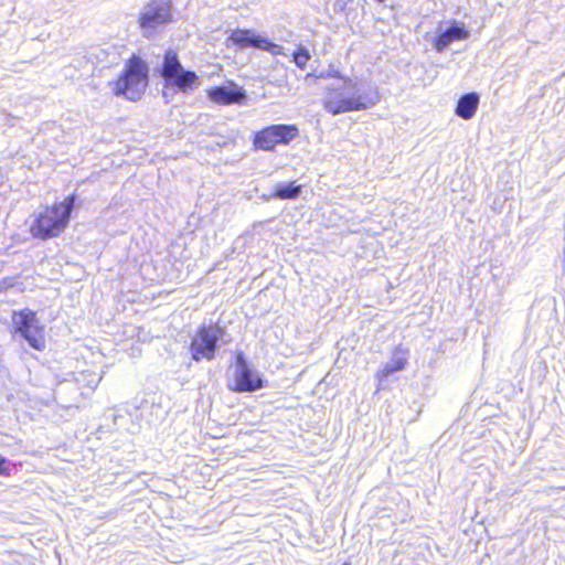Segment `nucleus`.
Here are the masks:
<instances>
[{"mask_svg":"<svg viewBox=\"0 0 565 565\" xmlns=\"http://www.w3.org/2000/svg\"><path fill=\"white\" fill-rule=\"evenodd\" d=\"M75 201L76 194L72 193L63 201L44 205L29 224L31 237L39 241L60 237L70 225Z\"/></svg>","mask_w":565,"mask_h":565,"instance_id":"f257e3e1","label":"nucleus"},{"mask_svg":"<svg viewBox=\"0 0 565 565\" xmlns=\"http://www.w3.org/2000/svg\"><path fill=\"white\" fill-rule=\"evenodd\" d=\"M149 85L147 62L139 55H130L117 78L111 83L115 96H124L128 100L141 99Z\"/></svg>","mask_w":565,"mask_h":565,"instance_id":"f03ea898","label":"nucleus"},{"mask_svg":"<svg viewBox=\"0 0 565 565\" xmlns=\"http://www.w3.org/2000/svg\"><path fill=\"white\" fill-rule=\"evenodd\" d=\"M354 90L355 84L349 78L339 86L328 87L323 100L324 109L332 115H338L363 110L377 102L376 93L356 94Z\"/></svg>","mask_w":565,"mask_h":565,"instance_id":"7ed1b4c3","label":"nucleus"},{"mask_svg":"<svg viewBox=\"0 0 565 565\" xmlns=\"http://www.w3.org/2000/svg\"><path fill=\"white\" fill-rule=\"evenodd\" d=\"M166 86L186 93L196 88L200 84L199 76L194 71L184 70L174 49H167L163 53L161 67L159 70Z\"/></svg>","mask_w":565,"mask_h":565,"instance_id":"20e7f679","label":"nucleus"},{"mask_svg":"<svg viewBox=\"0 0 565 565\" xmlns=\"http://www.w3.org/2000/svg\"><path fill=\"white\" fill-rule=\"evenodd\" d=\"M13 331L23 338L31 348L43 351L46 344L45 327L35 311L23 308L12 312Z\"/></svg>","mask_w":565,"mask_h":565,"instance_id":"39448f33","label":"nucleus"},{"mask_svg":"<svg viewBox=\"0 0 565 565\" xmlns=\"http://www.w3.org/2000/svg\"><path fill=\"white\" fill-rule=\"evenodd\" d=\"M299 136L294 124H275L257 130L252 138L254 150L271 152L278 146H287Z\"/></svg>","mask_w":565,"mask_h":565,"instance_id":"423d86ee","label":"nucleus"},{"mask_svg":"<svg viewBox=\"0 0 565 565\" xmlns=\"http://www.w3.org/2000/svg\"><path fill=\"white\" fill-rule=\"evenodd\" d=\"M224 335V329L218 322L200 326L191 338L190 353L194 362L211 361L215 358L217 343Z\"/></svg>","mask_w":565,"mask_h":565,"instance_id":"0eeeda50","label":"nucleus"},{"mask_svg":"<svg viewBox=\"0 0 565 565\" xmlns=\"http://www.w3.org/2000/svg\"><path fill=\"white\" fill-rule=\"evenodd\" d=\"M235 363L234 382L228 386L232 392L252 393L265 386L264 379L250 367L242 352L235 354Z\"/></svg>","mask_w":565,"mask_h":565,"instance_id":"6e6552de","label":"nucleus"},{"mask_svg":"<svg viewBox=\"0 0 565 565\" xmlns=\"http://www.w3.org/2000/svg\"><path fill=\"white\" fill-rule=\"evenodd\" d=\"M227 41L239 49L255 47L269 52L273 55L285 54L281 45L276 44L266 38H262L250 29H236L232 31Z\"/></svg>","mask_w":565,"mask_h":565,"instance_id":"1a4fd4ad","label":"nucleus"},{"mask_svg":"<svg viewBox=\"0 0 565 565\" xmlns=\"http://www.w3.org/2000/svg\"><path fill=\"white\" fill-rule=\"evenodd\" d=\"M171 20V3L167 0H150L138 15V24L142 30H153Z\"/></svg>","mask_w":565,"mask_h":565,"instance_id":"9d476101","label":"nucleus"},{"mask_svg":"<svg viewBox=\"0 0 565 565\" xmlns=\"http://www.w3.org/2000/svg\"><path fill=\"white\" fill-rule=\"evenodd\" d=\"M206 95L211 102L221 106L244 104L247 99L245 90L233 81H230L227 85L210 87Z\"/></svg>","mask_w":565,"mask_h":565,"instance_id":"9b49d317","label":"nucleus"},{"mask_svg":"<svg viewBox=\"0 0 565 565\" xmlns=\"http://www.w3.org/2000/svg\"><path fill=\"white\" fill-rule=\"evenodd\" d=\"M469 36L468 30L463 26L452 25L440 33L434 41V47L437 52L444 51L451 42L466 40Z\"/></svg>","mask_w":565,"mask_h":565,"instance_id":"f8f14e48","label":"nucleus"},{"mask_svg":"<svg viewBox=\"0 0 565 565\" xmlns=\"http://www.w3.org/2000/svg\"><path fill=\"white\" fill-rule=\"evenodd\" d=\"M479 102L480 97L475 92L462 95L457 102L456 115L466 120L471 119L478 109Z\"/></svg>","mask_w":565,"mask_h":565,"instance_id":"ddd939ff","label":"nucleus"},{"mask_svg":"<svg viewBox=\"0 0 565 565\" xmlns=\"http://www.w3.org/2000/svg\"><path fill=\"white\" fill-rule=\"evenodd\" d=\"M405 353L406 350H396L392 361L381 370L380 377H387L392 373L404 370L407 365Z\"/></svg>","mask_w":565,"mask_h":565,"instance_id":"4468645a","label":"nucleus"},{"mask_svg":"<svg viewBox=\"0 0 565 565\" xmlns=\"http://www.w3.org/2000/svg\"><path fill=\"white\" fill-rule=\"evenodd\" d=\"M300 191L301 186L296 184L295 181H291L288 184L277 185L273 191L271 196L279 200H290L297 198Z\"/></svg>","mask_w":565,"mask_h":565,"instance_id":"2eb2a0df","label":"nucleus"},{"mask_svg":"<svg viewBox=\"0 0 565 565\" xmlns=\"http://www.w3.org/2000/svg\"><path fill=\"white\" fill-rule=\"evenodd\" d=\"M291 56H292L294 63L300 70H305L307 67L309 61L311 60L310 52L302 44L297 45V47L292 52Z\"/></svg>","mask_w":565,"mask_h":565,"instance_id":"dca6fc26","label":"nucleus"},{"mask_svg":"<svg viewBox=\"0 0 565 565\" xmlns=\"http://www.w3.org/2000/svg\"><path fill=\"white\" fill-rule=\"evenodd\" d=\"M10 475L11 470L9 461L4 457L0 456V476L9 477Z\"/></svg>","mask_w":565,"mask_h":565,"instance_id":"f3484780","label":"nucleus"},{"mask_svg":"<svg viewBox=\"0 0 565 565\" xmlns=\"http://www.w3.org/2000/svg\"><path fill=\"white\" fill-rule=\"evenodd\" d=\"M324 77V74L323 73H320L318 75H315L312 73H308L306 76H305V81L308 82L310 79H313V78H322Z\"/></svg>","mask_w":565,"mask_h":565,"instance_id":"a211bd4d","label":"nucleus"},{"mask_svg":"<svg viewBox=\"0 0 565 565\" xmlns=\"http://www.w3.org/2000/svg\"><path fill=\"white\" fill-rule=\"evenodd\" d=\"M342 565H349V563H344V564H342Z\"/></svg>","mask_w":565,"mask_h":565,"instance_id":"6ab92c4d","label":"nucleus"}]
</instances>
